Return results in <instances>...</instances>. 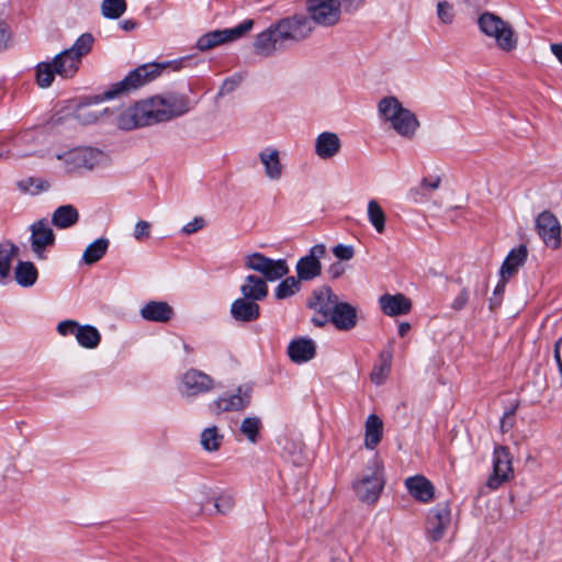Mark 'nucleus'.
Listing matches in <instances>:
<instances>
[{
    "instance_id": "49530a36",
    "label": "nucleus",
    "mask_w": 562,
    "mask_h": 562,
    "mask_svg": "<svg viewBox=\"0 0 562 562\" xmlns=\"http://www.w3.org/2000/svg\"><path fill=\"white\" fill-rule=\"evenodd\" d=\"M405 486L409 494L417 501H422V475L416 474L405 480Z\"/></svg>"
},
{
    "instance_id": "7ed1b4c3",
    "label": "nucleus",
    "mask_w": 562,
    "mask_h": 562,
    "mask_svg": "<svg viewBox=\"0 0 562 562\" xmlns=\"http://www.w3.org/2000/svg\"><path fill=\"white\" fill-rule=\"evenodd\" d=\"M480 32L494 40L498 49L510 53L517 48L518 36L513 25L494 12L485 11L477 18Z\"/></svg>"
},
{
    "instance_id": "e433bc0d",
    "label": "nucleus",
    "mask_w": 562,
    "mask_h": 562,
    "mask_svg": "<svg viewBox=\"0 0 562 562\" xmlns=\"http://www.w3.org/2000/svg\"><path fill=\"white\" fill-rule=\"evenodd\" d=\"M19 248L10 241L0 244V282L9 277L12 260L16 257Z\"/></svg>"
},
{
    "instance_id": "bb28decb",
    "label": "nucleus",
    "mask_w": 562,
    "mask_h": 562,
    "mask_svg": "<svg viewBox=\"0 0 562 562\" xmlns=\"http://www.w3.org/2000/svg\"><path fill=\"white\" fill-rule=\"evenodd\" d=\"M341 148V142L337 134L323 132L315 139V153L321 159H330Z\"/></svg>"
},
{
    "instance_id": "f03ea898",
    "label": "nucleus",
    "mask_w": 562,
    "mask_h": 562,
    "mask_svg": "<svg viewBox=\"0 0 562 562\" xmlns=\"http://www.w3.org/2000/svg\"><path fill=\"white\" fill-rule=\"evenodd\" d=\"M376 110L380 121L387 124L401 137L411 139L419 127L417 116L404 108L396 97L382 98L376 104Z\"/></svg>"
},
{
    "instance_id": "0e129e2a",
    "label": "nucleus",
    "mask_w": 562,
    "mask_h": 562,
    "mask_svg": "<svg viewBox=\"0 0 562 562\" xmlns=\"http://www.w3.org/2000/svg\"><path fill=\"white\" fill-rule=\"evenodd\" d=\"M550 49L552 54L558 58V60L562 64V43L551 44Z\"/></svg>"
},
{
    "instance_id": "79ce46f5",
    "label": "nucleus",
    "mask_w": 562,
    "mask_h": 562,
    "mask_svg": "<svg viewBox=\"0 0 562 562\" xmlns=\"http://www.w3.org/2000/svg\"><path fill=\"white\" fill-rule=\"evenodd\" d=\"M100 9L104 18L116 20L125 13L127 3L126 0H102Z\"/></svg>"
},
{
    "instance_id": "c85d7f7f",
    "label": "nucleus",
    "mask_w": 562,
    "mask_h": 562,
    "mask_svg": "<svg viewBox=\"0 0 562 562\" xmlns=\"http://www.w3.org/2000/svg\"><path fill=\"white\" fill-rule=\"evenodd\" d=\"M528 250L525 245H520L518 248L512 249L501 267V278L510 279L515 276L518 269L526 262Z\"/></svg>"
},
{
    "instance_id": "9b49d317",
    "label": "nucleus",
    "mask_w": 562,
    "mask_h": 562,
    "mask_svg": "<svg viewBox=\"0 0 562 562\" xmlns=\"http://www.w3.org/2000/svg\"><path fill=\"white\" fill-rule=\"evenodd\" d=\"M514 477L513 458L507 447L497 445L493 452V472L486 481V486L497 490Z\"/></svg>"
},
{
    "instance_id": "f704fd0d",
    "label": "nucleus",
    "mask_w": 562,
    "mask_h": 562,
    "mask_svg": "<svg viewBox=\"0 0 562 562\" xmlns=\"http://www.w3.org/2000/svg\"><path fill=\"white\" fill-rule=\"evenodd\" d=\"M224 441V435L217 426H210L202 430L200 443L204 451L217 452Z\"/></svg>"
},
{
    "instance_id": "39448f33",
    "label": "nucleus",
    "mask_w": 562,
    "mask_h": 562,
    "mask_svg": "<svg viewBox=\"0 0 562 562\" xmlns=\"http://www.w3.org/2000/svg\"><path fill=\"white\" fill-rule=\"evenodd\" d=\"M385 485L383 465L374 459L367 467V472L352 484L353 491L360 501L375 503Z\"/></svg>"
},
{
    "instance_id": "69168bd1",
    "label": "nucleus",
    "mask_w": 562,
    "mask_h": 562,
    "mask_svg": "<svg viewBox=\"0 0 562 562\" xmlns=\"http://www.w3.org/2000/svg\"><path fill=\"white\" fill-rule=\"evenodd\" d=\"M120 26L124 30V31H132L134 29H136L137 26V23L133 20H124L120 23Z\"/></svg>"
},
{
    "instance_id": "37998d69",
    "label": "nucleus",
    "mask_w": 562,
    "mask_h": 562,
    "mask_svg": "<svg viewBox=\"0 0 562 562\" xmlns=\"http://www.w3.org/2000/svg\"><path fill=\"white\" fill-rule=\"evenodd\" d=\"M302 280L295 279L294 277H288L279 283L276 289V296L279 300H283L292 296L300 290V282Z\"/></svg>"
},
{
    "instance_id": "8fccbe9b",
    "label": "nucleus",
    "mask_w": 562,
    "mask_h": 562,
    "mask_svg": "<svg viewBox=\"0 0 562 562\" xmlns=\"http://www.w3.org/2000/svg\"><path fill=\"white\" fill-rule=\"evenodd\" d=\"M150 223L147 221H138L134 228V238L137 241H143L150 237Z\"/></svg>"
},
{
    "instance_id": "393cba45",
    "label": "nucleus",
    "mask_w": 562,
    "mask_h": 562,
    "mask_svg": "<svg viewBox=\"0 0 562 562\" xmlns=\"http://www.w3.org/2000/svg\"><path fill=\"white\" fill-rule=\"evenodd\" d=\"M173 308L164 301H150L140 310V316L148 322L167 323L173 316Z\"/></svg>"
},
{
    "instance_id": "603ef678",
    "label": "nucleus",
    "mask_w": 562,
    "mask_h": 562,
    "mask_svg": "<svg viewBox=\"0 0 562 562\" xmlns=\"http://www.w3.org/2000/svg\"><path fill=\"white\" fill-rule=\"evenodd\" d=\"M80 325L76 321L67 319L57 325V331L61 336L75 335Z\"/></svg>"
},
{
    "instance_id": "4c0bfd02",
    "label": "nucleus",
    "mask_w": 562,
    "mask_h": 562,
    "mask_svg": "<svg viewBox=\"0 0 562 562\" xmlns=\"http://www.w3.org/2000/svg\"><path fill=\"white\" fill-rule=\"evenodd\" d=\"M78 344L87 349L97 348L101 341L99 330L91 325H80L76 333Z\"/></svg>"
},
{
    "instance_id": "09e8293b",
    "label": "nucleus",
    "mask_w": 562,
    "mask_h": 562,
    "mask_svg": "<svg viewBox=\"0 0 562 562\" xmlns=\"http://www.w3.org/2000/svg\"><path fill=\"white\" fill-rule=\"evenodd\" d=\"M12 32L9 24L0 19V52L8 49L11 45Z\"/></svg>"
},
{
    "instance_id": "a211bd4d",
    "label": "nucleus",
    "mask_w": 562,
    "mask_h": 562,
    "mask_svg": "<svg viewBox=\"0 0 562 562\" xmlns=\"http://www.w3.org/2000/svg\"><path fill=\"white\" fill-rule=\"evenodd\" d=\"M55 245V234L47 220L31 225V247L37 259H46L45 250Z\"/></svg>"
},
{
    "instance_id": "c03bdc74",
    "label": "nucleus",
    "mask_w": 562,
    "mask_h": 562,
    "mask_svg": "<svg viewBox=\"0 0 562 562\" xmlns=\"http://www.w3.org/2000/svg\"><path fill=\"white\" fill-rule=\"evenodd\" d=\"M214 506L222 515L229 514L235 506V498L232 494L223 493L215 498Z\"/></svg>"
},
{
    "instance_id": "58836bf2",
    "label": "nucleus",
    "mask_w": 562,
    "mask_h": 562,
    "mask_svg": "<svg viewBox=\"0 0 562 562\" xmlns=\"http://www.w3.org/2000/svg\"><path fill=\"white\" fill-rule=\"evenodd\" d=\"M109 248V240L106 238H99L88 245L82 255V260L87 265H92L99 261Z\"/></svg>"
},
{
    "instance_id": "9d476101",
    "label": "nucleus",
    "mask_w": 562,
    "mask_h": 562,
    "mask_svg": "<svg viewBox=\"0 0 562 562\" xmlns=\"http://www.w3.org/2000/svg\"><path fill=\"white\" fill-rule=\"evenodd\" d=\"M254 26L251 19L244 20L240 24L232 29L215 30L203 34L196 42V48L201 52L210 50L218 45L234 42L249 32Z\"/></svg>"
},
{
    "instance_id": "5fc2aeb1",
    "label": "nucleus",
    "mask_w": 562,
    "mask_h": 562,
    "mask_svg": "<svg viewBox=\"0 0 562 562\" xmlns=\"http://www.w3.org/2000/svg\"><path fill=\"white\" fill-rule=\"evenodd\" d=\"M204 224L205 223L202 217H195L193 221L189 222L188 224H186L183 226L182 232L186 235L193 234V233L198 232L199 229H201L204 226Z\"/></svg>"
},
{
    "instance_id": "a19ab883",
    "label": "nucleus",
    "mask_w": 562,
    "mask_h": 562,
    "mask_svg": "<svg viewBox=\"0 0 562 562\" xmlns=\"http://www.w3.org/2000/svg\"><path fill=\"white\" fill-rule=\"evenodd\" d=\"M368 218L378 233L384 232L386 216L376 200L368 202Z\"/></svg>"
},
{
    "instance_id": "f8f14e48",
    "label": "nucleus",
    "mask_w": 562,
    "mask_h": 562,
    "mask_svg": "<svg viewBox=\"0 0 562 562\" xmlns=\"http://www.w3.org/2000/svg\"><path fill=\"white\" fill-rule=\"evenodd\" d=\"M451 525V510L448 504H439L430 509L424 524L426 538L430 542L441 540Z\"/></svg>"
},
{
    "instance_id": "6e6d98bb",
    "label": "nucleus",
    "mask_w": 562,
    "mask_h": 562,
    "mask_svg": "<svg viewBox=\"0 0 562 562\" xmlns=\"http://www.w3.org/2000/svg\"><path fill=\"white\" fill-rule=\"evenodd\" d=\"M469 301V292L468 290L463 289L453 300L451 306L456 311L462 310Z\"/></svg>"
},
{
    "instance_id": "338daca9",
    "label": "nucleus",
    "mask_w": 562,
    "mask_h": 562,
    "mask_svg": "<svg viewBox=\"0 0 562 562\" xmlns=\"http://www.w3.org/2000/svg\"><path fill=\"white\" fill-rule=\"evenodd\" d=\"M562 346V337L559 338L554 344V360L557 363L562 362L561 355H560V348Z\"/></svg>"
},
{
    "instance_id": "1a4fd4ad",
    "label": "nucleus",
    "mask_w": 562,
    "mask_h": 562,
    "mask_svg": "<svg viewBox=\"0 0 562 562\" xmlns=\"http://www.w3.org/2000/svg\"><path fill=\"white\" fill-rule=\"evenodd\" d=\"M338 301L337 294L329 286L314 290L306 303L307 307L316 313L312 323L317 327L325 326Z\"/></svg>"
},
{
    "instance_id": "f3484780",
    "label": "nucleus",
    "mask_w": 562,
    "mask_h": 562,
    "mask_svg": "<svg viewBox=\"0 0 562 562\" xmlns=\"http://www.w3.org/2000/svg\"><path fill=\"white\" fill-rule=\"evenodd\" d=\"M536 227L543 243L553 249L561 245V225L553 213L541 212L536 220Z\"/></svg>"
},
{
    "instance_id": "72a5a7b5",
    "label": "nucleus",
    "mask_w": 562,
    "mask_h": 562,
    "mask_svg": "<svg viewBox=\"0 0 562 562\" xmlns=\"http://www.w3.org/2000/svg\"><path fill=\"white\" fill-rule=\"evenodd\" d=\"M383 423L381 418L374 414L368 416L366 420V438L364 446L367 449H374L381 441Z\"/></svg>"
},
{
    "instance_id": "c9c22d12",
    "label": "nucleus",
    "mask_w": 562,
    "mask_h": 562,
    "mask_svg": "<svg viewBox=\"0 0 562 562\" xmlns=\"http://www.w3.org/2000/svg\"><path fill=\"white\" fill-rule=\"evenodd\" d=\"M37 277V269L31 261H20L14 269V279L21 286H32Z\"/></svg>"
},
{
    "instance_id": "4be33fe9",
    "label": "nucleus",
    "mask_w": 562,
    "mask_h": 562,
    "mask_svg": "<svg viewBox=\"0 0 562 562\" xmlns=\"http://www.w3.org/2000/svg\"><path fill=\"white\" fill-rule=\"evenodd\" d=\"M254 47L256 54L265 57L271 56L274 52L284 48L274 29V24H271L267 30L257 35Z\"/></svg>"
},
{
    "instance_id": "6e6552de",
    "label": "nucleus",
    "mask_w": 562,
    "mask_h": 562,
    "mask_svg": "<svg viewBox=\"0 0 562 562\" xmlns=\"http://www.w3.org/2000/svg\"><path fill=\"white\" fill-rule=\"evenodd\" d=\"M245 267L262 274L263 280L273 282L289 273V267L284 259H271L260 252L247 255L244 259Z\"/></svg>"
},
{
    "instance_id": "4468645a",
    "label": "nucleus",
    "mask_w": 562,
    "mask_h": 562,
    "mask_svg": "<svg viewBox=\"0 0 562 562\" xmlns=\"http://www.w3.org/2000/svg\"><path fill=\"white\" fill-rule=\"evenodd\" d=\"M251 400V387L239 386L234 394L225 393L209 404V411L213 415L225 412H236L246 408Z\"/></svg>"
},
{
    "instance_id": "7c9ffc66",
    "label": "nucleus",
    "mask_w": 562,
    "mask_h": 562,
    "mask_svg": "<svg viewBox=\"0 0 562 562\" xmlns=\"http://www.w3.org/2000/svg\"><path fill=\"white\" fill-rule=\"evenodd\" d=\"M79 221V213L71 204L58 206L52 215V224L59 228L65 229L74 226Z\"/></svg>"
},
{
    "instance_id": "e2e57ef3",
    "label": "nucleus",
    "mask_w": 562,
    "mask_h": 562,
    "mask_svg": "<svg viewBox=\"0 0 562 562\" xmlns=\"http://www.w3.org/2000/svg\"><path fill=\"white\" fill-rule=\"evenodd\" d=\"M344 272L345 269L340 263H333L328 269V273L333 279H338Z\"/></svg>"
},
{
    "instance_id": "aec40b11",
    "label": "nucleus",
    "mask_w": 562,
    "mask_h": 562,
    "mask_svg": "<svg viewBox=\"0 0 562 562\" xmlns=\"http://www.w3.org/2000/svg\"><path fill=\"white\" fill-rule=\"evenodd\" d=\"M328 323H331L338 330H351L358 323V310L347 302L338 301Z\"/></svg>"
},
{
    "instance_id": "bf43d9fd",
    "label": "nucleus",
    "mask_w": 562,
    "mask_h": 562,
    "mask_svg": "<svg viewBox=\"0 0 562 562\" xmlns=\"http://www.w3.org/2000/svg\"><path fill=\"white\" fill-rule=\"evenodd\" d=\"M239 81L238 80H235V79H226L223 85L221 86V89H220V92L218 94L220 95H223V94H226V93H231L232 91H234L236 89V87L238 86Z\"/></svg>"
},
{
    "instance_id": "dca6fc26",
    "label": "nucleus",
    "mask_w": 562,
    "mask_h": 562,
    "mask_svg": "<svg viewBox=\"0 0 562 562\" xmlns=\"http://www.w3.org/2000/svg\"><path fill=\"white\" fill-rule=\"evenodd\" d=\"M101 153L90 147L74 148L57 158L63 160L68 171H75L81 168L92 169L99 164Z\"/></svg>"
},
{
    "instance_id": "b1692460",
    "label": "nucleus",
    "mask_w": 562,
    "mask_h": 562,
    "mask_svg": "<svg viewBox=\"0 0 562 562\" xmlns=\"http://www.w3.org/2000/svg\"><path fill=\"white\" fill-rule=\"evenodd\" d=\"M60 60L58 55L54 57L52 61L38 63L35 67V81L40 88H48L52 86L55 76H59L64 79L72 78L74 76H66L59 72Z\"/></svg>"
},
{
    "instance_id": "0eeeda50",
    "label": "nucleus",
    "mask_w": 562,
    "mask_h": 562,
    "mask_svg": "<svg viewBox=\"0 0 562 562\" xmlns=\"http://www.w3.org/2000/svg\"><path fill=\"white\" fill-rule=\"evenodd\" d=\"M94 38L92 34L85 33L80 35L70 48L58 54L60 60L59 72L66 76H75L79 70L81 58L90 53Z\"/></svg>"
},
{
    "instance_id": "4d7b16f0",
    "label": "nucleus",
    "mask_w": 562,
    "mask_h": 562,
    "mask_svg": "<svg viewBox=\"0 0 562 562\" xmlns=\"http://www.w3.org/2000/svg\"><path fill=\"white\" fill-rule=\"evenodd\" d=\"M508 279H502L498 284L496 285L494 290V296L491 299V308H494L495 306L499 305L501 303V295L505 290V285Z\"/></svg>"
},
{
    "instance_id": "774afa93",
    "label": "nucleus",
    "mask_w": 562,
    "mask_h": 562,
    "mask_svg": "<svg viewBox=\"0 0 562 562\" xmlns=\"http://www.w3.org/2000/svg\"><path fill=\"white\" fill-rule=\"evenodd\" d=\"M409 329H411V325L408 323H401L398 326V335L401 337H404Z\"/></svg>"
},
{
    "instance_id": "680f3d73",
    "label": "nucleus",
    "mask_w": 562,
    "mask_h": 562,
    "mask_svg": "<svg viewBox=\"0 0 562 562\" xmlns=\"http://www.w3.org/2000/svg\"><path fill=\"white\" fill-rule=\"evenodd\" d=\"M340 1H341V3H344L346 11H350V12L358 10L366 2V0H340Z\"/></svg>"
},
{
    "instance_id": "f257e3e1",
    "label": "nucleus",
    "mask_w": 562,
    "mask_h": 562,
    "mask_svg": "<svg viewBox=\"0 0 562 562\" xmlns=\"http://www.w3.org/2000/svg\"><path fill=\"white\" fill-rule=\"evenodd\" d=\"M191 108V101L186 94L155 95L124 109L116 117V125L123 131H132L170 121L186 114Z\"/></svg>"
},
{
    "instance_id": "6ab92c4d",
    "label": "nucleus",
    "mask_w": 562,
    "mask_h": 562,
    "mask_svg": "<svg viewBox=\"0 0 562 562\" xmlns=\"http://www.w3.org/2000/svg\"><path fill=\"white\" fill-rule=\"evenodd\" d=\"M181 382L183 392L188 396H199L211 392L215 386L213 378L198 369H189L182 375Z\"/></svg>"
},
{
    "instance_id": "052dcab7",
    "label": "nucleus",
    "mask_w": 562,
    "mask_h": 562,
    "mask_svg": "<svg viewBox=\"0 0 562 562\" xmlns=\"http://www.w3.org/2000/svg\"><path fill=\"white\" fill-rule=\"evenodd\" d=\"M435 497V487L431 482L424 477V503L432 501Z\"/></svg>"
},
{
    "instance_id": "ea45409f",
    "label": "nucleus",
    "mask_w": 562,
    "mask_h": 562,
    "mask_svg": "<svg viewBox=\"0 0 562 562\" xmlns=\"http://www.w3.org/2000/svg\"><path fill=\"white\" fill-rule=\"evenodd\" d=\"M262 429L261 419L257 416L246 417L241 420L240 432L251 442L256 443L260 439Z\"/></svg>"
},
{
    "instance_id": "13d9d810",
    "label": "nucleus",
    "mask_w": 562,
    "mask_h": 562,
    "mask_svg": "<svg viewBox=\"0 0 562 562\" xmlns=\"http://www.w3.org/2000/svg\"><path fill=\"white\" fill-rule=\"evenodd\" d=\"M514 414H515V408H513L504 414V416L501 420V426H499L502 432H507L513 428L514 422L512 420L510 417Z\"/></svg>"
},
{
    "instance_id": "a878e982",
    "label": "nucleus",
    "mask_w": 562,
    "mask_h": 562,
    "mask_svg": "<svg viewBox=\"0 0 562 562\" xmlns=\"http://www.w3.org/2000/svg\"><path fill=\"white\" fill-rule=\"evenodd\" d=\"M316 346L310 338H297L290 342L288 355L295 363L307 362L315 357Z\"/></svg>"
},
{
    "instance_id": "864d4df0",
    "label": "nucleus",
    "mask_w": 562,
    "mask_h": 562,
    "mask_svg": "<svg viewBox=\"0 0 562 562\" xmlns=\"http://www.w3.org/2000/svg\"><path fill=\"white\" fill-rule=\"evenodd\" d=\"M76 117L86 124L92 123L98 120V115L90 113L86 105L78 106Z\"/></svg>"
},
{
    "instance_id": "5701e85b",
    "label": "nucleus",
    "mask_w": 562,
    "mask_h": 562,
    "mask_svg": "<svg viewBox=\"0 0 562 562\" xmlns=\"http://www.w3.org/2000/svg\"><path fill=\"white\" fill-rule=\"evenodd\" d=\"M258 302L244 297L236 299L231 305L232 317L241 323H251L260 317Z\"/></svg>"
},
{
    "instance_id": "2f4dec72",
    "label": "nucleus",
    "mask_w": 562,
    "mask_h": 562,
    "mask_svg": "<svg viewBox=\"0 0 562 562\" xmlns=\"http://www.w3.org/2000/svg\"><path fill=\"white\" fill-rule=\"evenodd\" d=\"M392 367V352L390 350H383L379 355V360L374 364L370 380L375 385H381L387 380Z\"/></svg>"
},
{
    "instance_id": "2eb2a0df",
    "label": "nucleus",
    "mask_w": 562,
    "mask_h": 562,
    "mask_svg": "<svg viewBox=\"0 0 562 562\" xmlns=\"http://www.w3.org/2000/svg\"><path fill=\"white\" fill-rule=\"evenodd\" d=\"M326 255V246L317 244L313 246L308 254L302 257L296 263V273L299 280L310 281L321 276L322 263L321 258Z\"/></svg>"
},
{
    "instance_id": "cd10ccee",
    "label": "nucleus",
    "mask_w": 562,
    "mask_h": 562,
    "mask_svg": "<svg viewBox=\"0 0 562 562\" xmlns=\"http://www.w3.org/2000/svg\"><path fill=\"white\" fill-rule=\"evenodd\" d=\"M241 297L256 302L263 301L268 295V285L266 280L258 276L249 274L240 285Z\"/></svg>"
},
{
    "instance_id": "473e14b6",
    "label": "nucleus",
    "mask_w": 562,
    "mask_h": 562,
    "mask_svg": "<svg viewBox=\"0 0 562 562\" xmlns=\"http://www.w3.org/2000/svg\"><path fill=\"white\" fill-rule=\"evenodd\" d=\"M15 187L21 193L38 195L50 189V182L42 177H25L18 180Z\"/></svg>"
},
{
    "instance_id": "3c124183",
    "label": "nucleus",
    "mask_w": 562,
    "mask_h": 562,
    "mask_svg": "<svg viewBox=\"0 0 562 562\" xmlns=\"http://www.w3.org/2000/svg\"><path fill=\"white\" fill-rule=\"evenodd\" d=\"M333 254L340 260H350L355 256V249L350 245L338 244L333 248Z\"/></svg>"
},
{
    "instance_id": "20e7f679",
    "label": "nucleus",
    "mask_w": 562,
    "mask_h": 562,
    "mask_svg": "<svg viewBox=\"0 0 562 562\" xmlns=\"http://www.w3.org/2000/svg\"><path fill=\"white\" fill-rule=\"evenodd\" d=\"M162 69L164 66L156 63L142 65L128 72V75H126L125 78L121 81L113 83L102 94L95 95L93 98L94 102L98 103L101 101L111 100L121 95L122 93L135 90L157 78Z\"/></svg>"
},
{
    "instance_id": "de8ad7c7",
    "label": "nucleus",
    "mask_w": 562,
    "mask_h": 562,
    "mask_svg": "<svg viewBox=\"0 0 562 562\" xmlns=\"http://www.w3.org/2000/svg\"><path fill=\"white\" fill-rule=\"evenodd\" d=\"M442 178V172L437 171L435 173L428 175L424 178V200L429 198V191L436 190L439 188Z\"/></svg>"
},
{
    "instance_id": "423d86ee",
    "label": "nucleus",
    "mask_w": 562,
    "mask_h": 562,
    "mask_svg": "<svg viewBox=\"0 0 562 562\" xmlns=\"http://www.w3.org/2000/svg\"><path fill=\"white\" fill-rule=\"evenodd\" d=\"M273 24L284 48L290 44L307 38L313 31L312 21L307 16L300 14L281 19Z\"/></svg>"
},
{
    "instance_id": "412c9836",
    "label": "nucleus",
    "mask_w": 562,
    "mask_h": 562,
    "mask_svg": "<svg viewBox=\"0 0 562 562\" xmlns=\"http://www.w3.org/2000/svg\"><path fill=\"white\" fill-rule=\"evenodd\" d=\"M379 306L383 314L394 317L408 314L412 301L402 293H385L379 297Z\"/></svg>"
},
{
    "instance_id": "c756f323",
    "label": "nucleus",
    "mask_w": 562,
    "mask_h": 562,
    "mask_svg": "<svg viewBox=\"0 0 562 562\" xmlns=\"http://www.w3.org/2000/svg\"><path fill=\"white\" fill-rule=\"evenodd\" d=\"M260 162L265 167L266 176L271 180H278L282 176V164L280 161L279 150L276 148H266L259 153Z\"/></svg>"
},
{
    "instance_id": "ddd939ff",
    "label": "nucleus",
    "mask_w": 562,
    "mask_h": 562,
    "mask_svg": "<svg viewBox=\"0 0 562 562\" xmlns=\"http://www.w3.org/2000/svg\"><path fill=\"white\" fill-rule=\"evenodd\" d=\"M340 0H310L307 12L310 20L322 26H333L340 20Z\"/></svg>"
},
{
    "instance_id": "a18cd8bd",
    "label": "nucleus",
    "mask_w": 562,
    "mask_h": 562,
    "mask_svg": "<svg viewBox=\"0 0 562 562\" xmlns=\"http://www.w3.org/2000/svg\"><path fill=\"white\" fill-rule=\"evenodd\" d=\"M437 14L443 24H451L454 20L452 5L447 1H440L437 4Z\"/></svg>"
}]
</instances>
